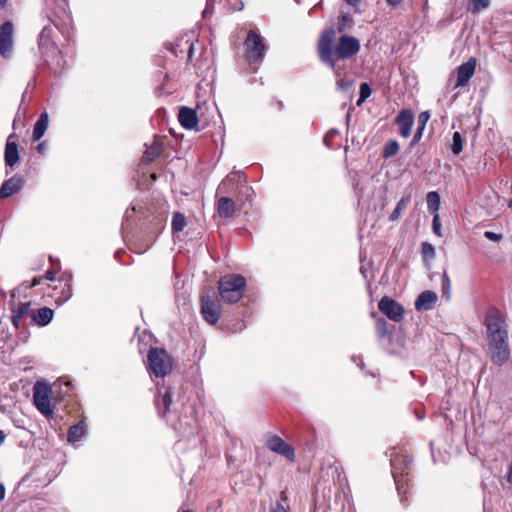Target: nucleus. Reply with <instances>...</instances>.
<instances>
[{
    "instance_id": "nucleus-23",
    "label": "nucleus",
    "mask_w": 512,
    "mask_h": 512,
    "mask_svg": "<svg viewBox=\"0 0 512 512\" xmlns=\"http://www.w3.org/2000/svg\"><path fill=\"white\" fill-rule=\"evenodd\" d=\"M430 118V114L428 111L421 112L418 116V127L413 135V138L411 140L410 146H414L419 143V141L422 138L423 131L425 130L426 123Z\"/></svg>"
},
{
    "instance_id": "nucleus-32",
    "label": "nucleus",
    "mask_w": 512,
    "mask_h": 512,
    "mask_svg": "<svg viewBox=\"0 0 512 512\" xmlns=\"http://www.w3.org/2000/svg\"><path fill=\"white\" fill-rule=\"evenodd\" d=\"M490 0H471L468 6V10L473 13H479L481 10L487 9L490 6Z\"/></svg>"
},
{
    "instance_id": "nucleus-46",
    "label": "nucleus",
    "mask_w": 512,
    "mask_h": 512,
    "mask_svg": "<svg viewBox=\"0 0 512 512\" xmlns=\"http://www.w3.org/2000/svg\"><path fill=\"white\" fill-rule=\"evenodd\" d=\"M61 3H62L61 8H62L63 12L66 14L67 20L70 21L71 20L70 15L66 11V8L68 6L67 0H61Z\"/></svg>"
},
{
    "instance_id": "nucleus-47",
    "label": "nucleus",
    "mask_w": 512,
    "mask_h": 512,
    "mask_svg": "<svg viewBox=\"0 0 512 512\" xmlns=\"http://www.w3.org/2000/svg\"><path fill=\"white\" fill-rule=\"evenodd\" d=\"M45 278L47 280H51L53 281L55 279V272H53L52 270H48L46 273H45Z\"/></svg>"
},
{
    "instance_id": "nucleus-22",
    "label": "nucleus",
    "mask_w": 512,
    "mask_h": 512,
    "mask_svg": "<svg viewBox=\"0 0 512 512\" xmlns=\"http://www.w3.org/2000/svg\"><path fill=\"white\" fill-rule=\"evenodd\" d=\"M4 159L6 166L13 167L19 161L18 147L15 142L7 140L4 152Z\"/></svg>"
},
{
    "instance_id": "nucleus-17",
    "label": "nucleus",
    "mask_w": 512,
    "mask_h": 512,
    "mask_svg": "<svg viewBox=\"0 0 512 512\" xmlns=\"http://www.w3.org/2000/svg\"><path fill=\"white\" fill-rule=\"evenodd\" d=\"M178 120L181 126L185 129L191 130L197 127L198 118L196 111L189 107H181L178 113Z\"/></svg>"
},
{
    "instance_id": "nucleus-49",
    "label": "nucleus",
    "mask_w": 512,
    "mask_h": 512,
    "mask_svg": "<svg viewBox=\"0 0 512 512\" xmlns=\"http://www.w3.org/2000/svg\"><path fill=\"white\" fill-rule=\"evenodd\" d=\"M5 497V487L2 483H0V502L4 499Z\"/></svg>"
},
{
    "instance_id": "nucleus-44",
    "label": "nucleus",
    "mask_w": 512,
    "mask_h": 512,
    "mask_svg": "<svg viewBox=\"0 0 512 512\" xmlns=\"http://www.w3.org/2000/svg\"><path fill=\"white\" fill-rule=\"evenodd\" d=\"M339 132L337 129H331L328 131V133L325 135L324 137V144H327V138H332L334 137L335 135H338Z\"/></svg>"
},
{
    "instance_id": "nucleus-1",
    "label": "nucleus",
    "mask_w": 512,
    "mask_h": 512,
    "mask_svg": "<svg viewBox=\"0 0 512 512\" xmlns=\"http://www.w3.org/2000/svg\"><path fill=\"white\" fill-rule=\"evenodd\" d=\"M484 325L491 361L501 367L511 355L506 319L498 309H490L485 315Z\"/></svg>"
},
{
    "instance_id": "nucleus-24",
    "label": "nucleus",
    "mask_w": 512,
    "mask_h": 512,
    "mask_svg": "<svg viewBox=\"0 0 512 512\" xmlns=\"http://www.w3.org/2000/svg\"><path fill=\"white\" fill-rule=\"evenodd\" d=\"M54 312L51 308L42 307L33 315V320L40 326H46L53 319Z\"/></svg>"
},
{
    "instance_id": "nucleus-9",
    "label": "nucleus",
    "mask_w": 512,
    "mask_h": 512,
    "mask_svg": "<svg viewBox=\"0 0 512 512\" xmlns=\"http://www.w3.org/2000/svg\"><path fill=\"white\" fill-rule=\"evenodd\" d=\"M360 50V42L357 38L348 35H342L339 40L334 53L336 57L342 60H347L353 55L357 54Z\"/></svg>"
},
{
    "instance_id": "nucleus-18",
    "label": "nucleus",
    "mask_w": 512,
    "mask_h": 512,
    "mask_svg": "<svg viewBox=\"0 0 512 512\" xmlns=\"http://www.w3.org/2000/svg\"><path fill=\"white\" fill-rule=\"evenodd\" d=\"M217 213L221 218L227 219L236 212L235 201L229 197H220L216 204Z\"/></svg>"
},
{
    "instance_id": "nucleus-58",
    "label": "nucleus",
    "mask_w": 512,
    "mask_h": 512,
    "mask_svg": "<svg viewBox=\"0 0 512 512\" xmlns=\"http://www.w3.org/2000/svg\"><path fill=\"white\" fill-rule=\"evenodd\" d=\"M124 217H125L126 219H128V218H129V211H126V213H125V216H124Z\"/></svg>"
},
{
    "instance_id": "nucleus-38",
    "label": "nucleus",
    "mask_w": 512,
    "mask_h": 512,
    "mask_svg": "<svg viewBox=\"0 0 512 512\" xmlns=\"http://www.w3.org/2000/svg\"><path fill=\"white\" fill-rule=\"evenodd\" d=\"M359 100L358 104H361L363 101H365L370 95H371V88L367 83H362L360 85V92H359Z\"/></svg>"
},
{
    "instance_id": "nucleus-4",
    "label": "nucleus",
    "mask_w": 512,
    "mask_h": 512,
    "mask_svg": "<svg viewBox=\"0 0 512 512\" xmlns=\"http://www.w3.org/2000/svg\"><path fill=\"white\" fill-rule=\"evenodd\" d=\"M246 278L240 274H227L218 281L221 299L229 304L237 303L243 296Z\"/></svg>"
},
{
    "instance_id": "nucleus-13",
    "label": "nucleus",
    "mask_w": 512,
    "mask_h": 512,
    "mask_svg": "<svg viewBox=\"0 0 512 512\" xmlns=\"http://www.w3.org/2000/svg\"><path fill=\"white\" fill-rule=\"evenodd\" d=\"M221 305L218 301L209 296L201 298V314L206 322L211 325L216 324L220 319Z\"/></svg>"
},
{
    "instance_id": "nucleus-56",
    "label": "nucleus",
    "mask_w": 512,
    "mask_h": 512,
    "mask_svg": "<svg viewBox=\"0 0 512 512\" xmlns=\"http://www.w3.org/2000/svg\"><path fill=\"white\" fill-rule=\"evenodd\" d=\"M329 139H330V138H327V144H325V145H326L327 147L331 148L332 146H331V144H330V140H329Z\"/></svg>"
},
{
    "instance_id": "nucleus-28",
    "label": "nucleus",
    "mask_w": 512,
    "mask_h": 512,
    "mask_svg": "<svg viewBox=\"0 0 512 512\" xmlns=\"http://www.w3.org/2000/svg\"><path fill=\"white\" fill-rule=\"evenodd\" d=\"M426 200H427L428 210L430 212L436 214V212L438 211L439 206H440V196H439L438 192H436V191L428 192V194L426 196Z\"/></svg>"
},
{
    "instance_id": "nucleus-20",
    "label": "nucleus",
    "mask_w": 512,
    "mask_h": 512,
    "mask_svg": "<svg viewBox=\"0 0 512 512\" xmlns=\"http://www.w3.org/2000/svg\"><path fill=\"white\" fill-rule=\"evenodd\" d=\"M30 307V302L18 303L12 308V324L15 328H20L23 325V318L27 315Z\"/></svg>"
},
{
    "instance_id": "nucleus-26",
    "label": "nucleus",
    "mask_w": 512,
    "mask_h": 512,
    "mask_svg": "<svg viewBox=\"0 0 512 512\" xmlns=\"http://www.w3.org/2000/svg\"><path fill=\"white\" fill-rule=\"evenodd\" d=\"M171 404H172L171 391H170V389H167L162 396L161 403L158 399L156 400V405H157L159 414L162 417H165L166 414L168 412H170Z\"/></svg>"
},
{
    "instance_id": "nucleus-59",
    "label": "nucleus",
    "mask_w": 512,
    "mask_h": 512,
    "mask_svg": "<svg viewBox=\"0 0 512 512\" xmlns=\"http://www.w3.org/2000/svg\"><path fill=\"white\" fill-rule=\"evenodd\" d=\"M178 512H193L192 510H183V511H178Z\"/></svg>"
},
{
    "instance_id": "nucleus-36",
    "label": "nucleus",
    "mask_w": 512,
    "mask_h": 512,
    "mask_svg": "<svg viewBox=\"0 0 512 512\" xmlns=\"http://www.w3.org/2000/svg\"><path fill=\"white\" fill-rule=\"evenodd\" d=\"M376 332L379 338H384L389 334V324L384 318L376 320Z\"/></svg>"
},
{
    "instance_id": "nucleus-6",
    "label": "nucleus",
    "mask_w": 512,
    "mask_h": 512,
    "mask_svg": "<svg viewBox=\"0 0 512 512\" xmlns=\"http://www.w3.org/2000/svg\"><path fill=\"white\" fill-rule=\"evenodd\" d=\"M148 369L156 377H165L170 373L172 360L166 350L162 348H151L148 351Z\"/></svg>"
},
{
    "instance_id": "nucleus-52",
    "label": "nucleus",
    "mask_w": 512,
    "mask_h": 512,
    "mask_svg": "<svg viewBox=\"0 0 512 512\" xmlns=\"http://www.w3.org/2000/svg\"><path fill=\"white\" fill-rule=\"evenodd\" d=\"M348 4L355 6L359 3L360 0H345Z\"/></svg>"
},
{
    "instance_id": "nucleus-42",
    "label": "nucleus",
    "mask_w": 512,
    "mask_h": 512,
    "mask_svg": "<svg viewBox=\"0 0 512 512\" xmlns=\"http://www.w3.org/2000/svg\"><path fill=\"white\" fill-rule=\"evenodd\" d=\"M484 237L487 238L488 240L495 241V242L500 241L502 238V236L500 234H497L492 231H485Z\"/></svg>"
},
{
    "instance_id": "nucleus-10",
    "label": "nucleus",
    "mask_w": 512,
    "mask_h": 512,
    "mask_svg": "<svg viewBox=\"0 0 512 512\" xmlns=\"http://www.w3.org/2000/svg\"><path fill=\"white\" fill-rule=\"evenodd\" d=\"M14 25L11 21H5L0 26V55L10 58L14 45Z\"/></svg>"
},
{
    "instance_id": "nucleus-60",
    "label": "nucleus",
    "mask_w": 512,
    "mask_h": 512,
    "mask_svg": "<svg viewBox=\"0 0 512 512\" xmlns=\"http://www.w3.org/2000/svg\"><path fill=\"white\" fill-rule=\"evenodd\" d=\"M400 502H404V496L401 497Z\"/></svg>"
},
{
    "instance_id": "nucleus-31",
    "label": "nucleus",
    "mask_w": 512,
    "mask_h": 512,
    "mask_svg": "<svg viewBox=\"0 0 512 512\" xmlns=\"http://www.w3.org/2000/svg\"><path fill=\"white\" fill-rule=\"evenodd\" d=\"M399 151V144L396 140H389L383 147L382 157L390 158L395 156Z\"/></svg>"
},
{
    "instance_id": "nucleus-34",
    "label": "nucleus",
    "mask_w": 512,
    "mask_h": 512,
    "mask_svg": "<svg viewBox=\"0 0 512 512\" xmlns=\"http://www.w3.org/2000/svg\"><path fill=\"white\" fill-rule=\"evenodd\" d=\"M441 286L442 297L449 301L451 298V281L446 271L443 272Z\"/></svg>"
},
{
    "instance_id": "nucleus-41",
    "label": "nucleus",
    "mask_w": 512,
    "mask_h": 512,
    "mask_svg": "<svg viewBox=\"0 0 512 512\" xmlns=\"http://www.w3.org/2000/svg\"><path fill=\"white\" fill-rule=\"evenodd\" d=\"M432 227H433V231H434V233L436 235L442 236V234H441V223H440L439 215L437 213L433 217Z\"/></svg>"
},
{
    "instance_id": "nucleus-21",
    "label": "nucleus",
    "mask_w": 512,
    "mask_h": 512,
    "mask_svg": "<svg viewBox=\"0 0 512 512\" xmlns=\"http://www.w3.org/2000/svg\"><path fill=\"white\" fill-rule=\"evenodd\" d=\"M49 123V117L46 112H43L38 117L32 132V140L39 141L45 134Z\"/></svg>"
},
{
    "instance_id": "nucleus-30",
    "label": "nucleus",
    "mask_w": 512,
    "mask_h": 512,
    "mask_svg": "<svg viewBox=\"0 0 512 512\" xmlns=\"http://www.w3.org/2000/svg\"><path fill=\"white\" fill-rule=\"evenodd\" d=\"M171 226L173 232H181L186 226L185 216L180 212L174 213Z\"/></svg>"
},
{
    "instance_id": "nucleus-14",
    "label": "nucleus",
    "mask_w": 512,
    "mask_h": 512,
    "mask_svg": "<svg viewBox=\"0 0 512 512\" xmlns=\"http://www.w3.org/2000/svg\"><path fill=\"white\" fill-rule=\"evenodd\" d=\"M477 65V60L474 57L468 59L467 62L461 64L456 69V83L454 88L465 86L469 80L473 77Z\"/></svg>"
},
{
    "instance_id": "nucleus-39",
    "label": "nucleus",
    "mask_w": 512,
    "mask_h": 512,
    "mask_svg": "<svg viewBox=\"0 0 512 512\" xmlns=\"http://www.w3.org/2000/svg\"><path fill=\"white\" fill-rule=\"evenodd\" d=\"M422 254L424 257L427 258H434L435 257V249L434 246L428 242L422 243Z\"/></svg>"
},
{
    "instance_id": "nucleus-2",
    "label": "nucleus",
    "mask_w": 512,
    "mask_h": 512,
    "mask_svg": "<svg viewBox=\"0 0 512 512\" xmlns=\"http://www.w3.org/2000/svg\"><path fill=\"white\" fill-rule=\"evenodd\" d=\"M38 50L44 63L55 75H59L65 70L66 61L53 40V29L50 26H45L40 31Z\"/></svg>"
},
{
    "instance_id": "nucleus-55",
    "label": "nucleus",
    "mask_w": 512,
    "mask_h": 512,
    "mask_svg": "<svg viewBox=\"0 0 512 512\" xmlns=\"http://www.w3.org/2000/svg\"><path fill=\"white\" fill-rule=\"evenodd\" d=\"M38 284H40V281L38 279H34L32 286H36Z\"/></svg>"
},
{
    "instance_id": "nucleus-19",
    "label": "nucleus",
    "mask_w": 512,
    "mask_h": 512,
    "mask_svg": "<svg viewBox=\"0 0 512 512\" xmlns=\"http://www.w3.org/2000/svg\"><path fill=\"white\" fill-rule=\"evenodd\" d=\"M437 301V295L435 292L425 290L419 294L415 301V309L417 311L430 310Z\"/></svg>"
},
{
    "instance_id": "nucleus-11",
    "label": "nucleus",
    "mask_w": 512,
    "mask_h": 512,
    "mask_svg": "<svg viewBox=\"0 0 512 512\" xmlns=\"http://www.w3.org/2000/svg\"><path fill=\"white\" fill-rule=\"evenodd\" d=\"M266 446L274 453L285 457L287 460L295 461L294 448L287 444L280 436L270 435L266 440Z\"/></svg>"
},
{
    "instance_id": "nucleus-40",
    "label": "nucleus",
    "mask_w": 512,
    "mask_h": 512,
    "mask_svg": "<svg viewBox=\"0 0 512 512\" xmlns=\"http://www.w3.org/2000/svg\"><path fill=\"white\" fill-rule=\"evenodd\" d=\"M53 23L56 26V28H58L60 30V32L67 38V40H70V38H71V29L72 28L69 26V24L65 23L62 26H60L55 21H53Z\"/></svg>"
},
{
    "instance_id": "nucleus-25",
    "label": "nucleus",
    "mask_w": 512,
    "mask_h": 512,
    "mask_svg": "<svg viewBox=\"0 0 512 512\" xmlns=\"http://www.w3.org/2000/svg\"><path fill=\"white\" fill-rule=\"evenodd\" d=\"M86 433V429L84 426V422L81 421L70 427L68 431V441L71 443H75L80 441Z\"/></svg>"
},
{
    "instance_id": "nucleus-12",
    "label": "nucleus",
    "mask_w": 512,
    "mask_h": 512,
    "mask_svg": "<svg viewBox=\"0 0 512 512\" xmlns=\"http://www.w3.org/2000/svg\"><path fill=\"white\" fill-rule=\"evenodd\" d=\"M378 309L394 322H400L403 318V306L387 296L381 298Z\"/></svg>"
},
{
    "instance_id": "nucleus-16",
    "label": "nucleus",
    "mask_w": 512,
    "mask_h": 512,
    "mask_svg": "<svg viewBox=\"0 0 512 512\" xmlns=\"http://www.w3.org/2000/svg\"><path fill=\"white\" fill-rule=\"evenodd\" d=\"M24 185V179L20 175H14L3 182L0 187V199L8 198L16 194Z\"/></svg>"
},
{
    "instance_id": "nucleus-50",
    "label": "nucleus",
    "mask_w": 512,
    "mask_h": 512,
    "mask_svg": "<svg viewBox=\"0 0 512 512\" xmlns=\"http://www.w3.org/2000/svg\"><path fill=\"white\" fill-rule=\"evenodd\" d=\"M386 1L389 5H391L393 7L397 6L401 2V0H386Z\"/></svg>"
},
{
    "instance_id": "nucleus-3",
    "label": "nucleus",
    "mask_w": 512,
    "mask_h": 512,
    "mask_svg": "<svg viewBox=\"0 0 512 512\" xmlns=\"http://www.w3.org/2000/svg\"><path fill=\"white\" fill-rule=\"evenodd\" d=\"M335 36L336 33L333 28L324 30L319 38L317 51L320 61L334 72L336 78H339L346 75L349 67L345 63L346 60L335 56L333 49Z\"/></svg>"
},
{
    "instance_id": "nucleus-8",
    "label": "nucleus",
    "mask_w": 512,
    "mask_h": 512,
    "mask_svg": "<svg viewBox=\"0 0 512 512\" xmlns=\"http://www.w3.org/2000/svg\"><path fill=\"white\" fill-rule=\"evenodd\" d=\"M247 57L254 64H259L267 50L263 38L255 30H250L245 40Z\"/></svg>"
},
{
    "instance_id": "nucleus-53",
    "label": "nucleus",
    "mask_w": 512,
    "mask_h": 512,
    "mask_svg": "<svg viewBox=\"0 0 512 512\" xmlns=\"http://www.w3.org/2000/svg\"><path fill=\"white\" fill-rule=\"evenodd\" d=\"M5 434L2 430H0V445L4 442L5 440Z\"/></svg>"
},
{
    "instance_id": "nucleus-7",
    "label": "nucleus",
    "mask_w": 512,
    "mask_h": 512,
    "mask_svg": "<svg viewBox=\"0 0 512 512\" xmlns=\"http://www.w3.org/2000/svg\"><path fill=\"white\" fill-rule=\"evenodd\" d=\"M51 387L49 383L37 381L33 386V402L36 408L46 417H52L53 409L50 404Z\"/></svg>"
},
{
    "instance_id": "nucleus-37",
    "label": "nucleus",
    "mask_w": 512,
    "mask_h": 512,
    "mask_svg": "<svg viewBox=\"0 0 512 512\" xmlns=\"http://www.w3.org/2000/svg\"><path fill=\"white\" fill-rule=\"evenodd\" d=\"M283 501H287V496L284 492L281 493V501H278L272 505L270 512H289V505L283 504Z\"/></svg>"
},
{
    "instance_id": "nucleus-54",
    "label": "nucleus",
    "mask_w": 512,
    "mask_h": 512,
    "mask_svg": "<svg viewBox=\"0 0 512 512\" xmlns=\"http://www.w3.org/2000/svg\"><path fill=\"white\" fill-rule=\"evenodd\" d=\"M8 0H0V10H2L6 4H7Z\"/></svg>"
},
{
    "instance_id": "nucleus-33",
    "label": "nucleus",
    "mask_w": 512,
    "mask_h": 512,
    "mask_svg": "<svg viewBox=\"0 0 512 512\" xmlns=\"http://www.w3.org/2000/svg\"><path fill=\"white\" fill-rule=\"evenodd\" d=\"M464 139L460 132H454L452 136L451 150L455 155H459L463 150Z\"/></svg>"
},
{
    "instance_id": "nucleus-61",
    "label": "nucleus",
    "mask_w": 512,
    "mask_h": 512,
    "mask_svg": "<svg viewBox=\"0 0 512 512\" xmlns=\"http://www.w3.org/2000/svg\"><path fill=\"white\" fill-rule=\"evenodd\" d=\"M69 297H71V292H70V291H69V294H68V296H67V299H68Z\"/></svg>"
},
{
    "instance_id": "nucleus-45",
    "label": "nucleus",
    "mask_w": 512,
    "mask_h": 512,
    "mask_svg": "<svg viewBox=\"0 0 512 512\" xmlns=\"http://www.w3.org/2000/svg\"><path fill=\"white\" fill-rule=\"evenodd\" d=\"M215 0H207L206 8L203 11V16L206 17V15L209 13L210 7L213 6Z\"/></svg>"
},
{
    "instance_id": "nucleus-48",
    "label": "nucleus",
    "mask_w": 512,
    "mask_h": 512,
    "mask_svg": "<svg viewBox=\"0 0 512 512\" xmlns=\"http://www.w3.org/2000/svg\"><path fill=\"white\" fill-rule=\"evenodd\" d=\"M231 181V178L228 176L225 180L222 181V183L219 186L220 190H223L224 187Z\"/></svg>"
},
{
    "instance_id": "nucleus-5",
    "label": "nucleus",
    "mask_w": 512,
    "mask_h": 512,
    "mask_svg": "<svg viewBox=\"0 0 512 512\" xmlns=\"http://www.w3.org/2000/svg\"><path fill=\"white\" fill-rule=\"evenodd\" d=\"M390 463L392 476L399 494H406V483L412 458L408 454L391 453Z\"/></svg>"
},
{
    "instance_id": "nucleus-27",
    "label": "nucleus",
    "mask_w": 512,
    "mask_h": 512,
    "mask_svg": "<svg viewBox=\"0 0 512 512\" xmlns=\"http://www.w3.org/2000/svg\"><path fill=\"white\" fill-rule=\"evenodd\" d=\"M161 153V145L154 141L150 147H148L143 155V161L151 162L156 159Z\"/></svg>"
},
{
    "instance_id": "nucleus-29",
    "label": "nucleus",
    "mask_w": 512,
    "mask_h": 512,
    "mask_svg": "<svg viewBox=\"0 0 512 512\" xmlns=\"http://www.w3.org/2000/svg\"><path fill=\"white\" fill-rule=\"evenodd\" d=\"M410 200H411L410 196L402 197L396 204V207L394 208L392 213L390 214L389 220L390 221L397 220L401 215L402 209L410 203Z\"/></svg>"
},
{
    "instance_id": "nucleus-51",
    "label": "nucleus",
    "mask_w": 512,
    "mask_h": 512,
    "mask_svg": "<svg viewBox=\"0 0 512 512\" xmlns=\"http://www.w3.org/2000/svg\"><path fill=\"white\" fill-rule=\"evenodd\" d=\"M193 51H194V47H193V44H191V45L189 46V50H188V57H189V59H191V58H192Z\"/></svg>"
},
{
    "instance_id": "nucleus-57",
    "label": "nucleus",
    "mask_w": 512,
    "mask_h": 512,
    "mask_svg": "<svg viewBox=\"0 0 512 512\" xmlns=\"http://www.w3.org/2000/svg\"><path fill=\"white\" fill-rule=\"evenodd\" d=\"M243 6H244V5H243V3H241V5H240L238 8H236V9H237V10H242V9H243Z\"/></svg>"
},
{
    "instance_id": "nucleus-35",
    "label": "nucleus",
    "mask_w": 512,
    "mask_h": 512,
    "mask_svg": "<svg viewBox=\"0 0 512 512\" xmlns=\"http://www.w3.org/2000/svg\"><path fill=\"white\" fill-rule=\"evenodd\" d=\"M354 81L352 79H345L343 77H339L336 79V88L338 91L343 93H349L353 86Z\"/></svg>"
},
{
    "instance_id": "nucleus-15",
    "label": "nucleus",
    "mask_w": 512,
    "mask_h": 512,
    "mask_svg": "<svg viewBox=\"0 0 512 512\" xmlns=\"http://www.w3.org/2000/svg\"><path fill=\"white\" fill-rule=\"evenodd\" d=\"M395 124L399 127V134L403 138H408L414 124L413 112L410 109L401 110L395 118Z\"/></svg>"
},
{
    "instance_id": "nucleus-43",
    "label": "nucleus",
    "mask_w": 512,
    "mask_h": 512,
    "mask_svg": "<svg viewBox=\"0 0 512 512\" xmlns=\"http://www.w3.org/2000/svg\"><path fill=\"white\" fill-rule=\"evenodd\" d=\"M36 150L39 154H45L46 151H47V143L45 141L43 142H40L37 146H36Z\"/></svg>"
}]
</instances>
